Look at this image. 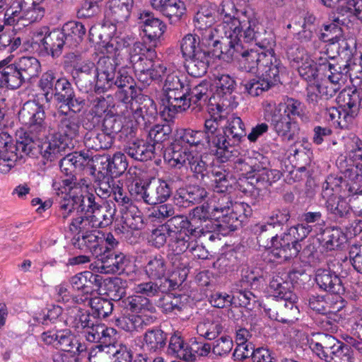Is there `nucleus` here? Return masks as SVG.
<instances>
[{
	"mask_svg": "<svg viewBox=\"0 0 362 362\" xmlns=\"http://www.w3.org/2000/svg\"><path fill=\"white\" fill-rule=\"evenodd\" d=\"M211 51H199L197 54L186 59L185 68L187 73L193 77H202L207 72L213 58Z\"/></svg>",
	"mask_w": 362,
	"mask_h": 362,
	"instance_id": "nucleus-40",
	"label": "nucleus"
},
{
	"mask_svg": "<svg viewBox=\"0 0 362 362\" xmlns=\"http://www.w3.org/2000/svg\"><path fill=\"white\" fill-rule=\"evenodd\" d=\"M336 101L341 109L351 111V115H358L359 109L362 110V93L355 88H344Z\"/></svg>",
	"mask_w": 362,
	"mask_h": 362,
	"instance_id": "nucleus-43",
	"label": "nucleus"
},
{
	"mask_svg": "<svg viewBox=\"0 0 362 362\" xmlns=\"http://www.w3.org/2000/svg\"><path fill=\"white\" fill-rule=\"evenodd\" d=\"M179 287L176 280L165 279L164 281L150 280L135 285L134 291L136 293L147 298L160 296V294L168 293Z\"/></svg>",
	"mask_w": 362,
	"mask_h": 362,
	"instance_id": "nucleus-30",
	"label": "nucleus"
},
{
	"mask_svg": "<svg viewBox=\"0 0 362 362\" xmlns=\"http://www.w3.org/2000/svg\"><path fill=\"white\" fill-rule=\"evenodd\" d=\"M208 196L206 189L197 185H189L180 187L174 194V202L177 206L187 208L202 202Z\"/></svg>",
	"mask_w": 362,
	"mask_h": 362,
	"instance_id": "nucleus-29",
	"label": "nucleus"
},
{
	"mask_svg": "<svg viewBox=\"0 0 362 362\" xmlns=\"http://www.w3.org/2000/svg\"><path fill=\"white\" fill-rule=\"evenodd\" d=\"M188 344L185 343L180 333H174L170 337L166 354L186 362L191 354H187Z\"/></svg>",
	"mask_w": 362,
	"mask_h": 362,
	"instance_id": "nucleus-59",
	"label": "nucleus"
},
{
	"mask_svg": "<svg viewBox=\"0 0 362 362\" xmlns=\"http://www.w3.org/2000/svg\"><path fill=\"white\" fill-rule=\"evenodd\" d=\"M112 175H105L99 172L94 180L93 187L95 194L103 199H106L111 197L112 192L117 185Z\"/></svg>",
	"mask_w": 362,
	"mask_h": 362,
	"instance_id": "nucleus-57",
	"label": "nucleus"
},
{
	"mask_svg": "<svg viewBox=\"0 0 362 362\" xmlns=\"http://www.w3.org/2000/svg\"><path fill=\"white\" fill-rule=\"evenodd\" d=\"M210 172L206 180H210L213 190L218 194L226 193L231 187L229 171L221 166H214Z\"/></svg>",
	"mask_w": 362,
	"mask_h": 362,
	"instance_id": "nucleus-52",
	"label": "nucleus"
},
{
	"mask_svg": "<svg viewBox=\"0 0 362 362\" xmlns=\"http://www.w3.org/2000/svg\"><path fill=\"white\" fill-rule=\"evenodd\" d=\"M136 107L134 110V117L137 125L144 129H148L155 122L158 110L152 98L148 95L139 93L136 97Z\"/></svg>",
	"mask_w": 362,
	"mask_h": 362,
	"instance_id": "nucleus-20",
	"label": "nucleus"
},
{
	"mask_svg": "<svg viewBox=\"0 0 362 362\" xmlns=\"http://www.w3.org/2000/svg\"><path fill=\"white\" fill-rule=\"evenodd\" d=\"M93 161L94 160L86 152H74L66 154L60 160L59 167L61 171L70 177L62 180V182H54L53 184L54 189L55 190H60V187H63L66 190L76 189L78 185L76 182V171L82 170L84 167L89 165L90 163Z\"/></svg>",
	"mask_w": 362,
	"mask_h": 362,
	"instance_id": "nucleus-12",
	"label": "nucleus"
},
{
	"mask_svg": "<svg viewBox=\"0 0 362 362\" xmlns=\"http://www.w3.org/2000/svg\"><path fill=\"white\" fill-rule=\"evenodd\" d=\"M61 30L64 35L67 47L69 48L77 47L82 42L86 33V29L84 25L77 21L66 23Z\"/></svg>",
	"mask_w": 362,
	"mask_h": 362,
	"instance_id": "nucleus-51",
	"label": "nucleus"
},
{
	"mask_svg": "<svg viewBox=\"0 0 362 362\" xmlns=\"http://www.w3.org/2000/svg\"><path fill=\"white\" fill-rule=\"evenodd\" d=\"M317 20L312 13H306L299 26L297 39L301 42H310L317 29Z\"/></svg>",
	"mask_w": 362,
	"mask_h": 362,
	"instance_id": "nucleus-64",
	"label": "nucleus"
},
{
	"mask_svg": "<svg viewBox=\"0 0 362 362\" xmlns=\"http://www.w3.org/2000/svg\"><path fill=\"white\" fill-rule=\"evenodd\" d=\"M152 7L168 18L170 24L180 22L185 13L184 3L181 0H151Z\"/></svg>",
	"mask_w": 362,
	"mask_h": 362,
	"instance_id": "nucleus-34",
	"label": "nucleus"
},
{
	"mask_svg": "<svg viewBox=\"0 0 362 362\" xmlns=\"http://www.w3.org/2000/svg\"><path fill=\"white\" fill-rule=\"evenodd\" d=\"M134 0H109V16L116 23H124L130 16Z\"/></svg>",
	"mask_w": 362,
	"mask_h": 362,
	"instance_id": "nucleus-50",
	"label": "nucleus"
},
{
	"mask_svg": "<svg viewBox=\"0 0 362 362\" xmlns=\"http://www.w3.org/2000/svg\"><path fill=\"white\" fill-rule=\"evenodd\" d=\"M219 119L217 117V130L221 132L223 139H220V145L216 150V158L221 163H226L236 157L237 150L235 146L246 136L245 127L240 117L233 115L228 119V126L219 127Z\"/></svg>",
	"mask_w": 362,
	"mask_h": 362,
	"instance_id": "nucleus-7",
	"label": "nucleus"
},
{
	"mask_svg": "<svg viewBox=\"0 0 362 362\" xmlns=\"http://www.w3.org/2000/svg\"><path fill=\"white\" fill-rule=\"evenodd\" d=\"M35 43L42 47L47 54L51 55L53 58L58 57L62 52L64 46L67 47L61 29H54L49 33L40 31L35 35Z\"/></svg>",
	"mask_w": 362,
	"mask_h": 362,
	"instance_id": "nucleus-24",
	"label": "nucleus"
},
{
	"mask_svg": "<svg viewBox=\"0 0 362 362\" xmlns=\"http://www.w3.org/2000/svg\"><path fill=\"white\" fill-rule=\"evenodd\" d=\"M95 160L102 165L106 164L107 173L115 177L122 175L128 167L126 156L120 152L115 153L112 158L107 156L95 157Z\"/></svg>",
	"mask_w": 362,
	"mask_h": 362,
	"instance_id": "nucleus-47",
	"label": "nucleus"
},
{
	"mask_svg": "<svg viewBox=\"0 0 362 362\" xmlns=\"http://www.w3.org/2000/svg\"><path fill=\"white\" fill-rule=\"evenodd\" d=\"M96 259L95 265L91 264L90 268L101 274H121L129 262L126 255L119 251L101 252Z\"/></svg>",
	"mask_w": 362,
	"mask_h": 362,
	"instance_id": "nucleus-17",
	"label": "nucleus"
},
{
	"mask_svg": "<svg viewBox=\"0 0 362 362\" xmlns=\"http://www.w3.org/2000/svg\"><path fill=\"white\" fill-rule=\"evenodd\" d=\"M72 67L71 75L78 89L87 93L93 89L95 91L98 77L95 63L85 60L81 63H74Z\"/></svg>",
	"mask_w": 362,
	"mask_h": 362,
	"instance_id": "nucleus-18",
	"label": "nucleus"
},
{
	"mask_svg": "<svg viewBox=\"0 0 362 362\" xmlns=\"http://www.w3.org/2000/svg\"><path fill=\"white\" fill-rule=\"evenodd\" d=\"M55 348L66 352L83 351V346L78 343V340L73 336L68 329L58 331V338Z\"/></svg>",
	"mask_w": 362,
	"mask_h": 362,
	"instance_id": "nucleus-62",
	"label": "nucleus"
},
{
	"mask_svg": "<svg viewBox=\"0 0 362 362\" xmlns=\"http://www.w3.org/2000/svg\"><path fill=\"white\" fill-rule=\"evenodd\" d=\"M252 215L250 206L245 202H235L230 211L214 218V231L222 235L235 230Z\"/></svg>",
	"mask_w": 362,
	"mask_h": 362,
	"instance_id": "nucleus-13",
	"label": "nucleus"
},
{
	"mask_svg": "<svg viewBox=\"0 0 362 362\" xmlns=\"http://www.w3.org/2000/svg\"><path fill=\"white\" fill-rule=\"evenodd\" d=\"M324 199L343 196L362 195V189H355L349 185L341 177L329 175L322 185L321 194Z\"/></svg>",
	"mask_w": 362,
	"mask_h": 362,
	"instance_id": "nucleus-26",
	"label": "nucleus"
},
{
	"mask_svg": "<svg viewBox=\"0 0 362 362\" xmlns=\"http://www.w3.org/2000/svg\"><path fill=\"white\" fill-rule=\"evenodd\" d=\"M186 91H187L188 100L190 107L192 110L200 111L204 106L207 104L211 98L210 83L206 81H202L198 85H187Z\"/></svg>",
	"mask_w": 362,
	"mask_h": 362,
	"instance_id": "nucleus-39",
	"label": "nucleus"
},
{
	"mask_svg": "<svg viewBox=\"0 0 362 362\" xmlns=\"http://www.w3.org/2000/svg\"><path fill=\"white\" fill-rule=\"evenodd\" d=\"M72 190L69 189L66 190L60 187V190H57L56 192L57 195L56 201L59 204L60 216L63 219H66L74 210L82 211V209L86 208L87 205V199L84 200L82 195L74 194L71 192Z\"/></svg>",
	"mask_w": 362,
	"mask_h": 362,
	"instance_id": "nucleus-28",
	"label": "nucleus"
},
{
	"mask_svg": "<svg viewBox=\"0 0 362 362\" xmlns=\"http://www.w3.org/2000/svg\"><path fill=\"white\" fill-rule=\"evenodd\" d=\"M142 268L144 274L150 280L164 281L165 279H171L168 277L169 271L168 262L165 257L161 254L146 257Z\"/></svg>",
	"mask_w": 362,
	"mask_h": 362,
	"instance_id": "nucleus-33",
	"label": "nucleus"
},
{
	"mask_svg": "<svg viewBox=\"0 0 362 362\" xmlns=\"http://www.w3.org/2000/svg\"><path fill=\"white\" fill-rule=\"evenodd\" d=\"M187 93L185 88L180 91L168 93L165 99L166 107L169 112L171 114L182 112L190 107Z\"/></svg>",
	"mask_w": 362,
	"mask_h": 362,
	"instance_id": "nucleus-55",
	"label": "nucleus"
},
{
	"mask_svg": "<svg viewBox=\"0 0 362 362\" xmlns=\"http://www.w3.org/2000/svg\"><path fill=\"white\" fill-rule=\"evenodd\" d=\"M267 116L270 117L271 124L279 136L287 141H293L298 134L300 128L296 121L297 117L307 121L305 106L299 100L288 98L277 106L275 103H267L265 105Z\"/></svg>",
	"mask_w": 362,
	"mask_h": 362,
	"instance_id": "nucleus-3",
	"label": "nucleus"
},
{
	"mask_svg": "<svg viewBox=\"0 0 362 362\" xmlns=\"http://www.w3.org/2000/svg\"><path fill=\"white\" fill-rule=\"evenodd\" d=\"M82 209V211H86L90 215L93 224L98 228H105L112 224L115 215V205L112 206L109 203L100 205L95 202V197L90 194L87 197V205Z\"/></svg>",
	"mask_w": 362,
	"mask_h": 362,
	"instance_id": "nucleus-19",
	"label": "nucleus"
},
{
	"mask_svg": "<svg viewBox=\"0 0 362 362\" xmlns=\"http://www.w3.org/2000/svg\"><path fill=\"white\" fill-rule=\"evenodd\" d=\"M102 276L90 271L78 273L71 276L69 281L73 290L78 291L81 296H73L72 300L76 303H82L88 299V296L98 291Z\"/></svg>",
	"mask_w": 362,
	"mask_h": 362,
	"instance_id": "nucleus-15",
	"label": "nucleus"
},
{
	"mask_svg": "<svg viewBox=\"0 0 362 362\" xmlns=\"http://www.w3.org/2000/svg\"><path fill=\"white\" fill-rule=\"evenodd\" d=\"M130 189L125 190L119 181L112 192V197L118 205L123 206L127 211L124 214L123 218L127 224L132 228H138L139 225L142 224V217L141 211L133 204L132 199L129 197Z\"/></svg>",
	"mask_w": 362,
	"mask_h": 362,
	"instance_id": "nucleus-16",
	"label": "nucleus"
},
{
	"mask_svg": "<svg viewBox=\"0 0 362 362\" xmlns=\"http://www.w3.org/2000/svg\"><path fill=\"white\" fill-rule=\"evenodd\" d=\"M154 51L141 42H136L128 48L129 61L133 69L145 59L153 57Z\"/></svg>",
	"mask_w": 362,
	"mask_h": 362,
	"instance_id": "nucleus-63",
	"label": "nucleus"
},
{
	"mask_svg": "<svg viewBox=\"0 0 362 362\" xmlns=\"http://www.w3.org/2000/svg\"><path fill=\"white\" fill-rule=\"evenodd\" d=\"M138 23L142 28L146 37L151 43L150 47H156L158 40L165 31V24L149 11H142L139 13Z\"/></svg>",
	"mask_w": 362,
	"mask_h": 362,
	"instance_id": "nucleus-25",
	"label": "nucleus"
},
{
	"mask_svg": "<svg viewBox=\"0 0 362 362\" xmlns=\"http://www.w3.org/2000/svg\"><path fill=\"white\" fill-rule=\"evenodd\" d=\"M244 41L243 37L238 36L235 39L227 41L228 48L226 50V54L231 58L238 59L240 68L247 72L256 73L258 71L262 72L276 64V61H280L271 52H259L253 49H245L243 45Z\"/></svg>",
	"mask_w": 362,
	"mask_h": 362,
	"instance_id": "nucleus-4",
	"label": "nucleus"
},
{
	"mask_svg": "<svg viewBox=\"0 0 362 362\" xmlns=\"http://www.w3.org/2000/svg\"><path fill=\"white\" fill-rule=\"evenodd\" d=\"M223 321L220 318H206L197 326V332L208 340L215 339L224 329Z\"/></svg>",
	"mask_w": 362,
	"mask_h": 362,
	"instance_id": "nucleus-56",
	"label": "nucleus"
},
{
	"mask_svg": "<svg viewBox=\"0 0 362 362\" xmlns=\"http://www.w3.org/2000/svg\"><path fill=\"white\" fill-rule=\"evenodd\" d=\"M18 119L23 124L28 127L30 132L26 133L35 140L40 141V138L47 136L45 112L42 105L35 101H27L18 112ZM23 136L24 134L20 136L17 140H20V138Z\"/></svg>",
	"mask_w": 362,
	"mask_h": 362,
	"instance_id": "nucleus-10",
	"label": "nucleus"
},
{
	"mask_svg": "<svg viewBox=\"0 0 362 362\" xmlns=\"http://www.w3.org/2000/svg\"><path fill=\"white\" fill-rule=\"evenodd\" d=\"M100 231L95 230L86 235H78L73 238L76 248L90 252L97 258L102 252Z\"/></svg>",
	"mask_w": 362,
	"mask_h": 362,
	"instance_id": "nucleus-44",
	"label": "nucleus"
},
{
	"mask_svg": "<svg viewBox=\"0 0 362 362\" xmlns=\"http://www.w3.org/2000/svg\"><path fill=\"white\" fill-rule=\"evenodd\" d=\"M57 117V130L49 127L45 136L47 140L43 143L25 133L14 144L7 133H0V171H9L14 163L21 162L25 156L35 157L40 154L45 159L53 161L71 151L80 134V117L64 112L62 106L59 107Z\"/></svg>",
	"mask_w": 362,
	"mask_h": 362,
	"instance_id": "nucleus-1",
	"label": "nucleus"
},
{
	"mask_svg": "<svg viewBox=\"0 0 362 362\" xmlns=\"http://www.w3.org/2000/svg\"><path fill=\"white\" fill-rule=\"evenodd\" d=\"M127 281L119 277H108L100 281L98 291L112 300H119L126 295Z\"/></svg>",
	"mask_w": 362,
	"mask_h": 362,
	"instance_id": "nucleus-41",
	"label": "nucleus"
},
{
	"mask_svg": "<svg viewBox=\"0 0 362 362\" xmlns=\"http://www.w3.org/2000/svg\"><path fill=\"white\" fill-rule=\"evenodd\" d=\"M319 240L327 250H334L346 242L347 237L340 228L328 227L322 230Z\"/></svg>",
	"mask_w": 362,
	"mask_h": 362,
	"instance_id": "nucleus-46",
	"label": "nucleus"
},
{
	"mask_svg": "<svg viewBox=\"0 0 362 362\" xmlns=\"http://www.w3.org/2000/svg\"><path fill=\"white\" fill-rule=\"evenodd\" d=\"M196 33L202 49L211 51V54L216 58H221L222 54H226V50L228 48L223 49L217 28H207L196 31Z\"/></svg>",
	"mask_w": 362,
	"mask_h": 362,
	"instance_id": "nucleus-35",
	"label": "nucleus"
},
{
	"mask_svg": "<svg viewBox=\"0 0 362 362\" xmlns=\"http://www.w3.org/2000/svg\"><path fill=\"white\" fill-rule=\"evenodd\" d=\"M192 153L187 147L182 146L180 140H175L167 146L163 152V158L171 166L180 168L187 166Z\"/></svg>",
	"mask_w": 362,
	"mask_h": 362,
	"instance_id": "nucleus-37",
	"label": "nucleus"
},
{
	"mask_svg": "<svg viewBox=\"0 0 362 362\" xmlns=\"http://www.w3.org/2000/svg\"><path fill=\"white\" fill-rule=\"evenodd\" d=\"M191 223L193 226H201L205 227L207 230H204L202 235L214 231V221L212 218V211H210L209 204H204L194 208L190 213Z\"/></svg>",
	"mask_w": 362,
	"mask_h": 362,
	"instance_id": "nucleus-49",
	"label": "nucleus"
},
{
	"mask_svg": "<svg viewBox=\"0 0 362 362\" xmlns=\"http://www.w3.org/2000/svg\"><path fill=\"white\" fill-rule=\"evenodd\" d=\"M193 223L184 216L173 215L165 223L169 229H176L177 232L189 233L193 236H202L204 230H207L205 227L201 226H193Z\"/></svg>",
	"mask_w": 362,
	"mask_h": 362,
	"instance_id": "nucleus-53",
	"label": "nucleus"
},
{
	"mask_svg": "<svg viewBox=\"0 0 362 362\" xmlns=\"http://www.w3.org/2000/svg\"><path fill=\"white\" fill-rule=\"evenodd\" d=\"M221 133V132L217 130V117H211L205 120L203 131L184 129L179 140L191 146H204L207 144L216 156V150L220 145V139L223 138Z\"/></svg>",
	"mask_w": 362,
	"mask_h": 362,
	"instance_id": "nucleus-9",
	"label": "nucleus"
},
{
	"mask_svg": "<svg viewBox=\"0 0 362 362\" xmlns=\"http://www.w3.org/2000/svg\"><path fill=\"white\" fill-rule=\"evenodd\" d=\"M325 207L331 218L339 224L350 222L357 214L362 216V209L354 211L343 195L325 199Z\"/></svg>",
	"mask_w": 362,
	"mask_h": 362,
	"instance_id": "nucleus-21",
	"label": "nucleus"
},
{
	"mask_svg": "<svg viewBox=\"0 0 362 362\" xmlns=\"http://www.w3.org/2000/svg\"><path fill=\"white\" fill-rule=\"evenodd\" d=\"M23 83L37 77L40 71V64L35 57H22L16 62Z\"/></svg>",
	"mask_w": 362,
	"mask_h": 362,
	"instance_id": "nucleus-58",
	"label": "nucleus"
},
{
	"mask_svg": "<svg viewBox=\"0 0 362 362\" xmlns=\"http://www.w3.org/2000/svg\"><path fill=\"white\" fill-rule=\"evenodd\" d=\"M316 98L314 95H311L310 98L314 111L323 115L326 119L337 123L338 119H340L341 110L330 105L329 102Z\"/></svg>",
	"mask_w": 362,
	"mask_h": 362,
	"instance_id": "nucleus-61",
	"label": "nucleus"
},
{
	"mask_svg": "<svg viewBox=\"0 0 362 362\" xmlns=\"http://www.w3.org/2000/svg\"><path fill=\"white\" fill-rule=\"evenodd\" d=\"M124 151L129 156L139 161L151 160L156 154L155 144L139 139L129 141Z\"/></svg>",
	"mask_w": 362,
	"mask_h": 362,
	"instance_id": "nucleus-38",
	"label": "nucleus"
},
{
	"mask_svg": "<svg viewBox=\"0 0 362 362\" xmlns=\"http://www.w3.org/2000/svg\"><path fill=\"white\" fill-rule=\"evenodd\" d=\"M315 281L322 291L338 295L344 291L341 278L330 269H317L315 272Z\"/></svg>",
	"mask_w": 362,
	"mask_h": 362,
	"instance_id": "nucleus-32",
	"label": "nucleus"
},
{
	"mask_svg": "<svg viewBox=\"0 0 362 362\" xmlns=\"http://www.w3.org/2000/svg\"><path fill=\"white\" fill-rule=\"evenodd\" d=\"M275 62L277 64L272 65L266 71L260 72L262 78L256 77L243 81L241 85L244 87L245 91L251 96L256 97L279 82V74L284 71L285 68L281 61Z\"/></svg>",
	"mask_w": 362,
	"mask_h": 362,
	"instance_id": "nucleus-14",
	"label": "nucleus"
},
{
	"mask_svg": "<svg viewBox=\"0 0 362 362\" xmlns=\"http://www.w3.org/2000/svg\"><path fill=\"white\" fill-rule=\"evenodd\" d=\"M347 72L346 65L343 69L341 66L329 65V74L325 73L323 76L315 81L313 86H310L307 89L306 100L308 104L312 105L310 100L311 95H315L317 100L329 102L344 84Z\"/></svg>",
	"mask_w": 362,
	"mask_h": 362,
	"instance_id": "nucleus-8",
	"label": "nucleus"
},
{
	"mask_svg": "<svg viewBox=\"0 0 362 362\" xmlns=\"http://www.w3.org/2000/svg\"><path fill=\"white\" fill-rule=\"evenodd\" d=\"M80 332L88 341L100 344L97 348L100 351H104V348L115 346L116 344L115 329L103 324L95 323Z\"/></svg>",
	"mask_w": 362,
	"mask_h": 362,
	"instance_id": "nucleus-23",
	"label": "nucleus"
},
{
	"mask_svg": "<svg viewBox=\"0 0 362 362\" xmlns=\"http://www.w3.org/2000/svg\"><path fill=\"white\" fill-rule=\"evenodd\" d=\"M153 317L147 315H129L117 320V325L124 331L139 332L153 322Z\"/></svg>",
	"mask_w": 362,
	"mask_h": 362,
	"instance_id": "nucleus-48",
	"label": "nucleus"
},
{
	"mask_svg": "<svg viewBox=\"0 0 362 362\" xmlns=\"http://www.w3.org/2000/svg\"><path fill=\"white\" fill-rule=\"evenodd\" d=\"M295 300L279 301L269 311L270 317L275 320L283 323L293 322L297 319L298 313L297 306L294 305Z\"/></svg>",
	"mask_w": 362,
	"mask_h": 362,
	"instance_id": "nucleus-45",
	"label": "nucleus"
},
{
	"mask_svg": "<svg viewBox=\"0 0 362 362\" xmlns=\"http://www.w3.org/2000/svg\"><path fill=\"white\" fill-rule=\"evenodd\" d=\"M168 334L159 327L148 329L143 337L142 347L149 353L160 354L166 347Z\"/></svg>",
	"mask_w": 362,
	"mask_h": 362,
	"instance_id": "nucleus-42",
	"label": "nucleus"
},
{
	"mask_svg": "<svg viewBox=\"0 0 362 362\" xmlns=\"http://www.w3.org/2000/svg\"><path fill=\"white\" fill-rule=\"evenodd\" d=\"M23 84L16 63L8 59L0 61V88L18 89Z\"/></svg>",
	"mask_w": 362,
	"mask_h": 362,
	"instance_id": "nucleus-36",
	"label": "nucleus"
},
{
	"mask_svg": "<svg viewBox=\"0 0 362 362\" xmlns=\"http://www.w3.org/2000/svg\"><path fill=\"white\" fill-rule=\"evenodd\" d=\"M239 186L240 189L244 193L250 192L252 189L259 191L267 189L269 185L264 168L255 173L252 176L241 180Z\"/></svg>",
	"mask_w": 362,
	"mask_h": 362,
	"instance_id": "nucleus-60",
	"label": "nucleus"
},
{
	"mask_svg": "<svg viewBox=\"0 0 362 362\" xmlns=\"http://www.w3.org/2000/svg\"><path fill=\"white\" fill-rule=\"evenodd\" d=\"M262 279V276H255L252 272L243 276L239 284L236 285L238 288L232 296L233 305L235 307H244L251 310L250 305L252 303H255L257 301V297L252 292L247 290L246 287L243 288V286L247 285L252 286L256 281H259Z\"/></svg>",
	"mask_w": 362,
	"mask_h": 362,
	"instance_id": "nucleus-27",
	"label": "nucleus"
},
{
	"mask_svg": "<svg viewBox=\"0 0 362 362\" xmlns=\"http://www.w3.org/2000/svg\"><path fill=\"white\" fill-rule=\"evenodd\" d=\"M218 12L222 18L218 27L223 30L227 41L240 35L245 42H254L262 49L271 48L274 43L272 33L267 31L257 19L250 17L247 11L237 9L233 1H223Z\"/></svg>",
	"mask_w": 362,
	"mask_h": 362,
	"instance_id": "nucleus-2",
	"label": "nucleus"
},
{
	"mask_svg": "<svg viewBox=\"0 0 362 362\" xmlns=\"http://www.w3.org/2000/svg\"><path fill=\"white\" fill-rule=\"evenodd\" d=\"M290 218V212L286 209L274 210L268 216L265 223L255 226V233H259V235L261 236L262 233L268 232L272 238L277 234L278 231L283 230Z\"/></svg>",
	"mask_w": 362,
	"mask_h": 362,
	"instance_id": "nucleus-31",
	"label": "nucleus"
},
{
	"mask_svg": "<svg viewBox=\"0 0 362 362\" xmlns=\"http://www.w3.org/2000/svg\"><path fill=\"white\" fill-rule=\"evenodd\" d=\"M308 344L312 351L325 362H354L351 347L335 337L325 333H313Z\"/></svg>",
	"mask_w": 362,
	"mask_h": 362,
	"instance_id": "nucleus-5",
	"label": "nucleus"
},
{
	"mask_svg": "<svg viewBox=\"0 0 362 362\" xmlns=\"http://www.w3.org/2000/svg\"><path fill=\"white\" fill-rule=\"evenodd\" d=\"M117 63L113 57L102 56L95 64L97 81L95 92L101 93L111 89L112 79L116 75Z\"/></svg>",
	"mask_w": 362,
	"mask_h": 362,
	"instance_id": "nucleus-22",
	"label": "nucleus"
},
{
	"mask_svg": "<svg viewBox=\"0 0 362 362\" xmlns=\"http://www.w3.org/2000/svg\"><path fill=\"white\" fill-rule=\"evenodd\" d=\"M347 156L356 168V177L362 182V140L354 136L346 145Z\"/></svg>",
	"mask_w": 362,
	"mask_h": 362,
	"instance_id": "nucleus-54",
	"label": "nucleus"
},
{
	"mask_svg": "<svg viewBox=\"0 0 362 362\" xmlns=\"http://www.w3.org/2000/svg\"><path fill=\"white\" fill-rule=\"evenodd\" d=\"M171 180L153 179L146 184L142 185L136 182L132 185L131 195L136 199H142L145 203L155 205L165 202L172 194Z\"/></svg>",
	"mask_w": 362,
	"mask_h": 362,
	"instance_id": "nucleus-11",
	"label": "nucleus"
},
{
	"mask_svg": "<svg viewBox=\"0 0 362 362\" xmlns=\"http://www.w3.org/2000/svg\"><path fill=\"white\" fill-rule=\"evenodd\" d=\"M312 228L308 224H298L289 228L281 235L276 234L271 239L272 253L277 258L290 260L298 255L302 249L300 241L311 232Z\"/></svg>",
	"mask_w": 362,
	"mask_h": 362,
	"instance_id": "nucleus-6",
	"label": "nucleus"
}]
</instances>
